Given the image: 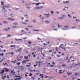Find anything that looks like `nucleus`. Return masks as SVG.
I'll list each match as a JSON object with an SVG mask.
<instances>
[{"label": "nucleus", "mask_w": 80, "mask_h": 80, "mask_svg": "<svg viewBox=\"0 0 80 80\" xmlns=\"http://www.w3.org/2000/svg\"><path fill=\"white\" fill-rule=\"evenodd\" d=\"M29 76H30V77H31L32 76V74L30 73L29 75Z\"/></svg>", "instance_id": "72a5a7b5"}, {"label": "nucleus", "mask_w": 80, "mask_h": 80, "mask_svg": "<svg viewBox=\"0 0 80 80\" xmlns=\"http://www.w3.org/2000/svg\"><path fill=\"white\" fill-rule=\"evenodd\" d=\"M10 46H11V47H12H12H15V45H13V46H12V45H10Z\"/></svg>", "instance_id": "5701e85b"}, {"label": "nucleus", "mask_w": 80, "mask_h": 80, "mask_svg": "<svg viewBox=\"0 0 80 80\" xmlns=\"http://www.w3.org/2000/svg\"><path fill=\"white\" fill-rule=\"evenodd\" d=\"M48 78H49V79H50L51 78V77L50 76H48Z\"/></svg>", "instance_id": "de8ad7c7"}, {"label": "nucleus", "mask_w": 80, "mask_h": 80, "mask_svg": "<svg viewBox=\"0 0 80 80\" xmlns=\"http://www.w3.org/2000/svg\"><path fill=\"white\" fill-rule=\"evenodd\" d=\"M25 77H28V75H27L26 74H25Z\"/></svg>", "instance_id": "e2e57ef3"}, {"label": "nucleus", "mask_w": 80, "mask_h": 80, "mask_svg": "<svg viewBox=\"0 0 80 80\" xmlns=\"http://www.w3.org/2000/svg\"><path fill=\"white\" fill-rule=\"evenodd\" d=\"M12 28H17V27L15 26H13L12 27Z\"/></svg>", "instance_id": "2f4dec72"}, {"label": "nucleus", "mask_w": 80, "mask_h": 80, "mask_svg": "<svg viewBox=\"0 0 80 80\" xmlns=\"http://www.w3.org/2000/svg\"><path fill=\"white\" fill-rule=\"evenodd\" d=\"M22 23H23V24H24V25H27V24L25 22H23Z\"/></svg>", "instance_id": "37998d69"}, {"label": "nucleus", "mask_w": 80, "mask_h": 80, "mask_svg": "<svg viewBox=\"0 0 80 80\" xmlns=\"http://www.w3.org/2000/svg\"><path fill=\"white\" fill-rule=\"evenodd\" d=\"M8 20H11V21H15V19H13L12 18H8Z\"/></svg>", "instance_id": "20e7f679"}, {"label": "nucleus", "mask_w": 80, "mask_h": 80, "mask_svg": "<svg viewBox=\"0 0 80 80\" xmlns=\"http://www.w3.org/2000/svg\"><path fill=\"white\" fill-rule=\"evenodd\" d=\"M22 3H25V1H23V0H22Z\"/></svg>", "instance_id": "bf43d9fd"}, {"label": "nucleus", "mask_w": 80, "mask_h": 80, "mask_svg": "<svg viewBox=\"0 0 80 80\" xmlns=\"http://www.w3.org/2000/svg\"><path fill=\"white\" fill-rule=\"evenodd\" d=\"M52 63L53 64V65H55V62H52Z\"/></svg>", "instance_id": "0e129e2a"}, {"label": "nucleus", "mask_w": 80, "mask_h": 80, "mask_svg": "<svg viewBox=\"0 0 80 80\" xmlns=\"http://www.w3.org/2000/svg\"><path fill=\"white\" fill-rule=\"evenodd\" d=\"M58 18L59 19H61V20H62V19H63V18L62 17V18H61V17H59Z\"/></svg>", "instance_id": "a878e982"}, {"label": "nucleus", "mask_w": 80, "mask_h": 80, "mask_svg": "<svg viewBox=\"0 0 80 80\" xmlns=\"http://www.w3.org/2000/svg\"><path fill=\"white\" fill-rule=\"evenodd\" d=\"M33 31H36L37 32H38L39 30H35V29H34Z\"/></svg>", "instance_id": "f704fd0d"}, {"label": "nucleus", "mask_w": 80, "mask_h": 80, "mask_svg": "<svg viewBox=\"0 0 80 80\" xmlns=\"http://www.w3.org/2000/svg\"><path fill=\"white\" fill-rule=\"evenodd\" d=\"M51 13H52V14H53V11H52L51 12Z\"/></svg>", "instance_id": "6e6d98bb"}, {"label": "nucleus", "mask_w": 80, "mask_h": 80, "mask_svg": "<svg viewBox=\"0 0 80 80\" xmlns=\"http://www.w3.org/2000/svg\"><path fill=\"white\" fill-rule=\"evenodd\" d=\"M62 67H65V66H66V65L65 64H63L62 65Z\"/></svg>", "instance_id": "a18cd8bd"}, {"label": "nucleus", "mask_w": 80, "mask_h": 80, "mask_svg": "<svg viewBox=\"0 0 80 80\" xmlns=\"http://www.w3.org/2000/svg\"><path fill=\"white\" fill-rule=\"evenodd\" d=\"M47 15H48L47 16H46V17L47 18H49V17L48 16L50 15V14L49 13H48Z\"/></svg>", "instance_id": "6ab92c4d"}, {"label": "nucleus", "mask_w": 80, "mask_h": 80, "mask_svg": "<svg viewBox=\"0 0 80 80\" xmlns=\"http://www.w3.org/2000/svg\"><path fill=\"white\" fill-rule=\"evenodd\" d=\"M67 73H68V75H71V74H72V73L71 72H67Z\"/></svg>", "instance_id": "f8f14e48"}, {"label": "nucleus", "mask_w": 80, "mask_h": 80, "mask_svg": "<svg viewBox=\"0 0 80 80\" xmlns=\"http://www.w3.org/2000/svg\"><path fill=\"white\" fill-rule=\"evenodd\" d=\"M58 73H60V74H61V73H63V72H58Z\"/></svg>", "instance_id": "4d7b16f0"}, {"label": "nucleus", "mask_w": 80, "mask_h": 80, "mask_svg": "<svg viewBox=\"0 0 80 80\" xmlns=\"http://www.w3.org/2000/svg\"><path fill=\"white\" fill-rule=\"evenodd\" d=\"M23 56H20V58H23Z\"/></svg>", "instance_id": "79ce46f5"}, {"label": "nucleus", "mask_w": 80, "mask_h": 80, "mask_svg": "<svg viewBox=\"0 0 80 80\" xmlns=\"http://www.w3.org/2000/svg\"><path fill=\"white\" fill-rule=\"evenodd\" d=\"M2 12H4V13H7V11H6V10H5V8H3L2 7Z\"/></svg>", "instance_id": "f257e3e1"}, {"label": "nucleus", "mask_w": 80, "mask_h": 80, "mask_svg": "<svg viewBox=\"0 0 80 80\" xmlns=\"http://www.w3.org/2000/svg\"><path fill=\"white\" fill-rule=\"evenodd\" d=\"M25 29L27 30V31H28V29L27 28H25Z\"/></svg>", "instance_id": "13d9d810"}, {"label": "nucleus", "mask_w": 80, "mask_h": 80, "mask_svg": "<svg viewBox=\"0 0 80 80\" xmlns=\"http://www.w3.org/2000/svg\"><path fill=\"white\" fill-rule=\"evenodd\" d=\"M62 30H67V29L65 28V29H62Z\"/></svg>", "instance_id": "473e14b6"}, {"label": "nucleus", "mask_w": 80, "mask_h": 80, "mask_svg": "<svg viewBox=\"0 0 80 80\" xmlns=\"http://www.w3.org/2000/svg\"><path fill=\"white\" fill-rule=\"evenodd\" d=\"M48 59H49V60H51V57H48Z\"/></svg>", "instance_id": "680f3d73"}, {"label": "nucleus", "mask_w": 80, "mask_h": 80, "mask_svg": "<svg viewBox=\"0 0 80 80\" xmlns=\"http://www.w3.org/2000/svg\"><path fill=\"white\" fill-rule=\"evenodd\" d=\"M8 71H9V69H8L5 70L4 71V72H8Z\"/></svg>", "instance_id": "dca6fc26"}, {"label": "nucleus", "mask_w": 80, "mask_h": 80, "mask_svg": "<svg viewBox=\"0 0 80 80\" xmlns=\"http://www.w3.org/2000/svg\"><path fill=\"white\" fill-rule=\"evenodd\" d=\"M68 17H69V18H72V17L70 15V14H68Z\"/></svg>", "instance_id": "c85d7f7f"}, {"label": "nucleus", "mask_w": 80, "mask_h": 80, "mask_svg": "<svg viewBox=\"0 0 80 80\" xmlns=\"http://www.w3.org/2000/svg\"><path fill=\"white\" fill-rule=\"evenodd\" d=\"M61 48H62V49H63V50H64V51H66V50H65V48H63V47H62Z\"/></svg>", "instance_id": "f3484780"}, {"label": "nucleus", "mask_w": 80, "mask_h": 80, "mask_svg": "<svg viewBox=\"0 0 80 80\" xmlns=\"http://www.w3.org/2000/svg\"><path fill=\"white\" fill-rule=\"evenodd\" d=\"M43 8V6H42L41 7H38V9H41V8Z\"/></svg>", "instance_id": "7ed1b4c3"}, {"label": "nucleus", "mask_w": 80, "mask_h": 80, "mask_svg": "<svg viewBox=\"0 0 80 80\" xmlns=\"http://www.w3.org/2000/svg\"><path fill=\"white\" fill-rule=\"evenodd\" d=\"M30 61V60H24V62H29Z\"/></svg>", "instance_id": "ddd939ff"}, {"label": "nucleus", "mask_w": 80, "mask_h": 80, "mask_svg": "<svg viewBox=\"0 0 80 80\" xmlns=\"http://www.w3.org/2000/svg\"><path fill=\"white\" fill-rule=\"evenodd\" d=\"M13 9H14V10H19V8H13Z\"/></svg>", "instance_id": "2eb2a0df"}, {"label": "nucleus", "mask_w": 80, "mask_h": 80, "mask_svg": "<svg viewBox=\"0 0 80 80\" xmlns=\"http://www.w3.org/2000/svg\"><path fill=\"white\" fill-rule=\"evenodd\" d=\"M0 55L1 56H3L4 55V54H3V53H2V54H0Z\"/></svg>", "instance_id": "cd10ccee"}, {"label": "nucleus", "mask_w": 80, "mask_h": 80, "mask_svg": "<svg viewBox=\"0 0 80 80\" xmlns=\"http://www.w3.org/2000/svg\"><path fill=\"white\" fill-rule=\"evenodd\" d=\"M34 2H39V0H33Z\"/></svg>", "instance_id": "4468645a"}, {"label": "nucleus", "mask_w": 80, "mask_h": 80, "mask_svg": "<svg viewBox=\"0 0 80 80\" xmlns=\"http://www.w3.org/2000/svg\"><path fill=\"white\" fill-rule=\"evenodd\" d=\"M33 23H36V20H33Z\"/></svg>", "instance_id": "c756f323"}, {"label": "nucleus", "mask_w": 80, "mask_h": 80, "mask_svg": "<svg viewBox=\"0 0 80 80\" xmlns=\"http://www.w3.org/2000/svg\"><path fill=\"white\" fill-rule=\"evenodd\" d=\"M36 6H38L39 5H40H40L41 4V3L40 2H39L38 3H36Z\"/></svg>", "instance_id": "6e6552de"}, {"label": "nucleus", "mask_w": 80, "mask_h": 80, "mask_svg": "<svg viewBox=\"0 0 80 80\" xmlns=\"http://www.w3.org/2000/svg\"><path fill=\"white\" fill-rule=\"evenodd\" d=\"M21 80V78H18L17 80Z\"/></svg>", "instance_id": "774afa93"}, {"label": "nucleus", "mask_w": 80, "mask_h": 80, "mask_svg": "<svg viewBox=\"0 0 80 80\" xmlns=\"http://www.w3.org/2000/svg\"><path fill=\"white\" fill-rule=\"evenodd\" d=\"M3 8H9V7L8 6L6 5H4V6H2Z\"/></svg>", "instance_id": "f03ea898"}, {"label": "nucleus", "mask_w": 80, "mask_h": 80, "mask_svg": "<svg viewBox=\"0 0 80 80\" xmlns=\"http://www.w3.org/2000/svg\"><path fill=\"white\" fill-rule=\"evenodd\" d=\"M24 59H26V60H28V56H24Z\"/></svg>", "instance_id": "0eeeda50"}, {"label": "nucleus", "mask_w": 80, "mask_h": 80, "mask_svg": "<svg viewBox=\"0 0 80 80\" xmlns=\"http://www.w3.org/2000/svg\"><path fill=\"white\" fill-rule=\"evenodd\" d=\"M4 2H1V6H2V5H4Z\"/></svg>", "instance_id": "a211bd4d"}, {"label": "nucleus", "mask_w": 80, "mask_h": 80, "mask_svg": "<svg viewBox=\"0 0 80 80\" xmlns=\"http://www.w3.org/2000/svg\"><path fill=\"white\" fill-rule=\"evenodd\" d=\"M36 75H39V74H40V73H36Z\"/></svg>", "instance_id": "864d4df0"}, {"label": "nucleus", "mask_w": 80, "mask_h": 80, "mask_svg": "<svg viewBox=\"0 0 80 80\" xmlns=\"http://www.w3.org/2000/svg\"><path fill=\"white\" fill-rule=\"evenodd\" d=\"M22 64H23V63H24V61L22 62Z\"/></svg>", "instance_id": "052dcab7"}, {"label": "nucleus", "mask_w": 80, "mask_h": 80, "mask_svg": "<svg viewBox=\"0 0 80 80\" xmlns=\"http://www.w3.org/2000/svg\"><path fill=\"white\" fill-rule=\"evenodd\" d=\"M10 15L11 17H15V15L13 14H11Z\"/></svg>", "instance_id": "39448f33"}, {"label": "nucleus", "mask_w": 80, "mask_h": 80, "mask_svg": "<svg viewBox=\"0 0 80 80\" xmlns=\"http://www.w3.org/2000/svg\"><path fill=\"white\" fill-rule=\"evenodd\" d=\"M15 77L16 78H21V76H15Z\"/></svg>", "instance_id": "aec40b11"}, {"label": "nucleus", "mask_w": 80, "mask_h": 80, "mask_svg": "<svg viewBox=\"0 0 80 80\" xmlns=\"http://www.w3.org/2000/svg\"><path fill=\"white\" fill-rule=\"evenodd\" d=\"M36 63H39V64H40L41 63V62H40V61H39L38 62V61H36Z\"/></svg>", "instance_id": "7c9ffc66"}, {"label": "nucleus", "mask_w": 80, "mask_h": 80, "mask_svg": "<svg viewBox=\"0 0 80 80\" xmlns=\"http://www.w3.org/2000/svg\"><path fill=\"white\" fill-rule=\"evenodd\" d=\"M41 18L43 20V19H44V18H43V17H42Z\"/></svg>", "instance_id": "338daca9"}, {"label": "nucleus", "mask_w": 80, "mask_h": 80, "mask_svg": "<svg viewBox=\"0 0 80 80\" xmlns=\"http://www.w3.org/2000/svg\"><path fill=\"white\" fill-rule=\"evenodd\" d=\"M5 72V70H3L2 71V72H0V73L1 74H2V75L3 73V72Z\"/></svg>", "instance_id": "1a4fd4ad"}, {"label": "nucleus", "mask_w": 80, "mask_h": 80, "mask_svg": "<svg viewBox=\"0 0 80 80\" xmlns=\"http://www.w3.org/2000/svg\"><path fill=\"white\" fill-rule=\"evenodd\" d=\"M76 21L77 22H79L80 20L78 19H76Z\"/></svg>", "instance_id": "412c9836"}, {"label": "nucleus", "mask_w": 80, "mask_h": 80, "mask_svg": "<svg viewBox=\"0 0 80 80\" xmlns=\"http://www.w3.org/2000/svg\"><path fill=\"white\" fill-rule=\"evenodd\" d=\"M27 37H26V38H23V40H26V39H27Z\"/></svg>", "instance_id": "603ef678"}, {"label": "nucleus", "mask_w": 80, "mask_h": 80, "mask_svg": "<svg viewBox=\"0 0 80 80\" xmlns=\"http://www.w3.org/2000/svg\"><path fill=\"white\" fill-rule=\"evenodd\" d=\"M4 30H5V31H8V29L6 28V29H4Z\"/></svg>", "instance_id": "4c0bfd02"}, {"label": "nucleus", "mask_w": 80, "mask_h": 80, "mask_svg": "<svg viewBox=\"0 0 80 80\" xmlns=\"http://www.w3.org/2000/svg\"><path fill=\"white\" fill-rule=\"evenodd\" d=\"M18 24L17 22H15V23H13V25H17Z\"/></svg>", "instance_id": "9b49d317"}, {"label": "nucleus", "mask_w": 80, "mask_h": 80, "mask_svg": "<svg viewBox=\"0 0 80 80\" xmlns=\"http://www.w3.org/2000/svg\"><path fill=\"white\" fill-rule=\"evenodd\" d=\"M17 51L18 52H22V51L20 50L19 49H17Z\"/></svg>", "instance_id": "bb28decb"}, {"label": "nucleus", "mask_w": 80, "mask_h": 80, "mask_svg": "<svg viewBox=\"0 0 80 80\" xmlns=\"http://www.w3.org/2000/svg\"><path fill=\"white\" fill-rule=\"evenodd\" d=\"M28 43H29V44H31V43H32V42H28Z\"/></svg>", "instance_id": "c9c22d12"}, {"label": "nucleus", "mask_w": 80, "mask_h": 80, "mask_svg": "<svg viewBox=\"0 0 80 80\" xmlns=\"http://www.w3.org/2000/svg\"><path fill=\"white\" fill-rule=\"evenodd\" d=\"M53 66H54V65H51L50 67H53Z\"/></svg>", "instance_id": "8fccbe9b"}, {"label": "nucleus", "mask_w": 80, "mask_h": 80, "mask_svg": "<svg viewBox=\"0 0 80 80\" xmlns=\"http://www.w3.org/2000/svg\"><path fill=\"white\" fill-rule=\"evenodd\" d=\"M23 69H24V68H21V70L22 71V70H23Z\"/></svg>", "instance_id": "5fc2aeb1"}, {"label": "nucleus", "mask_w": 80, "mask_h": 80, "mask_svg": "<svg viewBox=\"0 0 80 80\" xmlns=\"http://www.w3.org/2000/svg\"><path fill=\"white\" fill-rule=\"evenodd\" d=\"M34 8H35V10H37V9H38V7H34Z\"/></svg>", "instance_id": "3c124183"}, {"label": "nucleus", "mask_w": 80, "mask_h": 80, "mask_svg": "<svg viewBox=\"0 0 80 80\" xmlns=\"http://www.w3.org/2000/svg\"><path fill=\"white\" fill-rule=\"evenodd\" d=\"M41 76V78H43V74H40L39 75V76L40 77Z\"/></svg>", "instance_id": "423d86ee"}, {"label": "nucleus", "mask_w": 80, "mask_h": 80, "mask_svg": "<svg viewBox=\"0 0 80 80\" xmlns=\"http://www.w3.org/2000/svg\"><path fill=\"white\" fill-rule=\"evenodd\" d=\"M28 27H31V28H33V26H28Z\"/></svg>", "instance_id": "a19ab883"}, {"label": "nucleus", "mask_w": 80, "mask_h": 80, "mask_svg": "<svg viewBox=\"0 0 80 80\" xmlns=\"http://www.w3.org/2000/svg\"><path fill=\"white\" fill-rule=\"evenodd\" d=\"M64 27L65 28H68V26H64Z\"/></svg>", "instance_id": "49530a36"}, {"label": "nucleus", "mask_w": 80, "mask_h": 80, "mask_svg": "<svg viewBox=\"0 0 80 80\" xmlns=\"http://www.w3.org/2000/svg\"><path fill=\"white\" fill-rule=\"evenodd\" d=\"M63 45V44H61V45L59 47V48H62V46Z\"/></svg>", "instance_id": "b1692460"}, {"label": "nucleus", "mask_w": 80, "mask_h": 80, "mask_svg": "<svg viewBox=\"0 0 80 80\" xmlns=\"http://www.w3.org/2000/svg\"><path fill=\"white\" fill-rule=\"evenodd\" d=\"M20 64V63H18L17 64V65H19Z\"/></svg>", "instance_id": "c03bdc74"}, {"label": "nucleus", "mask_w": 80, "mask_h": 80, "mask_svg": "<svg viewBox=\"0 0 80 80\" xmlns=\"http://www.w3.org/2000/svg\"><path fill=\"white\" fill-rule=\"evenodd\" d=\"M25 5H27V7H30V5L29 4L25 3Z\"/></svg>", "instance_id": "9d476101"}, {"label": "nucleus", "mask_w": 80, "mask_h": 80, "mask_svg": "<svg viewBox=\"0 0 80 80\" xmlns=\"http://www.w3.org/2000/svg\"><path fill=\"white\" fill-rule=\"evenodd\" d=\"M45 22H46V23H50V22L48 21H45Z\"/></svg>", "instance_id": "4be33fe9"}, {"label": "nucleus", "mask_w": 80, "mask_h": 80, "mask_svg": "<svg viewBox=\"0 0 80 80\" xmlns=\"http://www.w3.org/2000/svg\"><path fill=\"white\" fill-rule=\"evenodd\" d=\"M58 27H61V26H59V24H58Z\"/></svg>", "instance_id": "09e8293b"}, {"label": "nucleus", "mask_w": 80, "mask_h": 80, "mask_svg": "<svg viewBox=\"0 0 80 80\" xmlns=\"http://www.w3.org/2000/svg\"><path fill=\"white\" fill-rule=\"evenodd\" d=\"M37 66H38V65L36 64L34 65L33 66L35 67H37Z\"/></svg>", "instance_id": "58836bf2"}, {"label": "nucleus", "mask_w": 80, "mask_h": 80, "mask_svg": "<svg viewBox=\"0 0 80 80\" xmlns=\"http://www.w3.org/2000/svg\"><path fill=\"white\" fill-rule=\"evenodd\" d=\"M25 22H28V20H26L25 21Z\"/></svg>", "instance_id": "69168bd1"}, {"label": "nucleus", "mask_w": 80, "mask_h": 80, "mask_svg": "<svg viewBox=\"0 0 80 80\" xmlns=\"http://www.w3.org/2000/svg\"><path fill=\"white\" fill-rule=\"evenodd\" d=\"M8 36L9 38H10L11 37V35L8 34Z\"/></svg>", "instance_id": "e433bc0d"}, {"label": "nucleus", "mask_w": 80, "mask_h": 80, "mask_svg": "<svg viewBox=\"0 0 80 80\" xmlns=\"http://www.w3.org/2000/svg\"><path fill=\"white\" fill-rule=\"evenodd\" d=\"M75 75H76L77 76H78V74H77V73H75Z\"/></svg>", "instance_id": "ea45409f"}, {"label": "nucleus", "mask_w": 80, "mask_h": 80, "mask_svg": "<svg viewBox=\"0 0 80 80\" xmlns=\"http://www.w3.org/2000/svg\"><path fill=\"white\" fill-rule=\"evenodd\" d=\"M3 23H5V24H6V23H8V22H6V21H4L3 22Z\"/></svg>", "instance_id": "393cba45"}]
</instances>
